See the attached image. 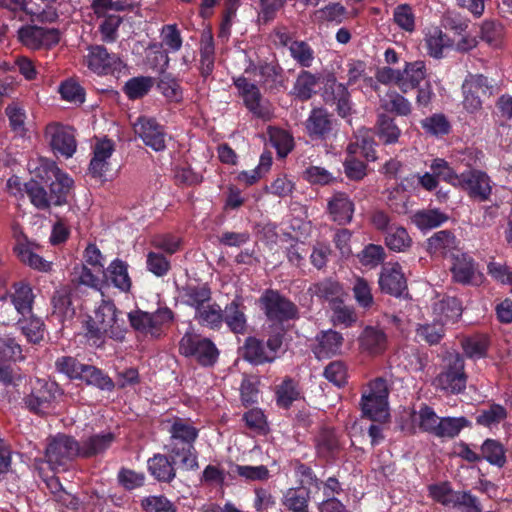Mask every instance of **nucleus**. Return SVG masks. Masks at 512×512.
<instances>
[{"instance_id":"nucleus-10","label":"nucleus","mask_w":512,"mask_h":512,"mask_svg":"<svg viewBox=\"0 0 512 512\" xmlns=\"http://www.w3.org/2000/svg\"><path fill=\"white\" fill-rule=\"evenodd\" d=\"M388 387L386 380L376 378L369 384L368 392L362 394L361 410L363 416L373 422H384L389 418Z\"/></svg>"},{"instance_id":"nucleus-28","label":"nucleus","mask_w":512,"mask_h":512,"mask_svg":"<svg viewBox=\"0 0 512 512\" xmlns=\"http://www.w3.org/2000/svg\"><path fill=\"white\" fill-rule=\"evenodd\" d=\"M115 434L102 432L90 435L79 441L80 458L90 459L104 454L114 443Z\"/></svg>"},{"instance_id":"nucleus-31","label":"nucleus","mask_w":512,"mask_h":512,"mask_svg":"<svg viewBox=\"0 0 512 512\" xmlns=\"http://www.w3.org/2000/svg\"><path fill=\"white\" fill-rule=\"evenodd\" d=\"M246 307L238 298L228 303L223 310V323L234 334H245L247 331Z\"/></svg>"},{"instance_id":"nucleus-37","label":"nucleus","mask_w":512,"mask_h":512,"mask_svg":"<svg viewBox=\"0 0 512 512\" xmlns=\"http://www.w3.org/2000/svg\"><path fill=\"white\" fill-rule=\"evenodd\" d=\"M301 398L299 382L286 376L275 388L276 405L281 409H289L292 404Z\"/></svg>"},{"instance_id":"nucleus-24","label":"nucleus","mask_w":512,"mask_h":512,"mask_svg":"<svg viewBox=\"0 0 512 512\" xmlns=\"http://www.w3.org/2000/svg\"><path fill=\"white\" fill-rule=\"evenodd\" d=\"M179 459H173L169 453H156L147 460L149 474L159 483L170 484L176 478V465Z\"/></svg>"},{"instance_id":"nucleus-61","label":"nucleus","mask_w":512,"mask_h":512,"mask_svg":"<svg viewBox=\"0 0 512 512\" xmlns=\"http://www.w3.org/2000/svg\"><path fill=\"white\" fill-rule=\"evenodd\" d=\"M508 416L506 408L500 404L492 403L487 409H482L476 416V424L491 428L505 420Z\"/></svg>"},{"instance_id":"nucleus-36","label":"nucleus","mask_w":512,"mask_h":512,"mask_svg":"<svg viewBox=\"0 0 512 512\" xmlns=\"http://www.w3.org/2000/svg\"><path fill=\"white\" fill-rule=\"evenodd\" d=\"M73 184V179L67 173L57 169L55 180L49 186L48 196L51 206L65 205Z\"/></svg>"},{"instance_id":"nucleus-63","label":"nucleus","mask_w":512,"mask_h":512,"mask_svg":"<svg viewBox=\"0 0 512 512\" xmlns=\"http://www.w3.org/2000/svg\"><path fill=\"white\" fill-rule=\"evenodd\" d=\"M387 99L382 103V108L389 113L398 116H409L412 113V104L402 94L393 91L386 95Z\"/></svg>"},{"instance_id":"nucleus-13","label":"nucleus","mask_w":512,"mask_h":512,"mask_svg":"<svg viewBox=\"0 0 512 512\" xmlns=\"http://www.w3.org/2000/svg\"><path fill=\"white\" fill-rule=\"evenodd\" d=\"M133 130L135 135L153 151L162 152L167 148L165 126L160 124L156 118L139 116L133 124Z\"/></svg>"},{"instance_id":"nucleus-54","label":"nucleus","mask_w":512,"mask_h":512,"mask_svg":"<svg viewBox=\"0 0 512 512\" xmlns=\"http://www.w3.org/2000/svg\"><path fill=\"white\" fill-rule=\"evenodd\" d=\"M229 475L231 477L237 475L246 481H266L270 478V471L265 465H239L230 462Z\"/></svg>"},{"instance_id":"nucleus-5","label":"nucleus","mask_w":512,"mask_h":512,"mask_svg":"<svg viewBox=\"0 0 512 512\" xmlns=\"http://www.w3.org/2000/svg\"><path fill=\"white\" fill-rule=\"evenodd\" d=\"M79 441L68 434L57 433L47 438L44 457L52 471L65 470L67 465L80 458Z\"/></svg>"},{"instance_id":"nucleus-56","label":"nucleus","mask_w":512,"mask_h":512,"mask_svg":"<svg viewBox=\"0 0 512 512\" xmlns=\"http://www.w3.org/2000/svg\"><path fill=\"white\" fill-rule=\"evenodd\" d=\"M386 251L382 245L369 243L357 254L359 263L368 269H374L383 264Z\"/></svg>"},{"instance_id":"nucleus-38","label":"nucleus","mask_w":512,"mask_h":512,"mask_svg":"<svg viewBox=\"0 0 512 512\" xmlns=\"http://www.w3.org/2000/svg\"><path fill=\"white\" fill-rule=\"evenodd\" d=\"M13 290L9 297L16 311L21 316L31 314L35 298L31 286L28 283L16 282Z\"/></svg>"},{"instance_id":"nucleus-25","label":"nucleus","mask_w":512,"mask_h":512,"mask_svg":"<svg viewBox=\"0 0 512 512\" xmlns=\"http://www.w3.org/2000/svg\"><path fill=\"white\" fill-rule=\"evenodd\" d=\"M359 349L370 356L383 354L388 347V337L379 326H366L358 337Z\"/></svg>"},{"instance_id":"nucleus-11","label":"nucleus","mask_w":512,"mask_h":512,"mask_svg":"<svg viewBox=\"0 0 512 512\" xmlns=\"http://www.w3.org/2000/svg\"><path fill=\"white\" fill-rule=\"evenodd\" d=\"M322 99L326 105L333 107L337 115L343 119L348 118L354 112V104L347 85L338 82L333 75L326 79Z\"/></svg>"},{"instance_id":"nucleus-62","label":"nucleus","mask_w":512,"mask_h":512,"mask_svg":"<svg viewBox=\"0 0 512 512\" xmlns=\"http://www.w3.org/2000/svg\"><path fill=\"white\" fill-rule=\"evenodd\" d=\"M25 193L31 204L38 210H47L51 207L48 192L38 181L31 179L24 183Z\"/></svg>"},{"instance_id":"nucleus-15","label":"nucleus","mask_w":512,"mask_h":512,"mask_svg":"<svg viewBox=\"0 0 512 512\" xmlns=\"http://www.w3.org/2000/svg\"><path fill=\"white\" fill-rule=\"evenodd\" d=\"M74 129L60 123L49 124L46 127V136L49 137V144L56 156L70 158L77 149Z\"/></svg>"},{"instance_id":"nucleus-50","label":"nucleus","mask_w":512,"mask_h":512,"mask_svg":"<svg viewBox=\"0 0 512 512\" xmlns=\"http://www.w3.org/2000/svg\"><path fill=\"white\" fill-rule=\"evenodd\" d=\"M154 86V79L150 76H136L126 81L122 91L129 100H138L145 97Z\"/></svg>"},{"instance_id":"nucleus-59","label":"nucleus","mask_w":512,"mask_h":512,"mask_svg":"<svg viewBox=\"0 0 512 512\" xmlns=\"http://www.w3.org/2000/svg\"><path fill=\"white\" fill-rule=\"evenodd\" d=\"M291 58L303 69L310 68L315 60L313 48L304 40H295L289 46Z\"/></svg>"},{"instance_id":"nucleus-53","label":"nucleus","mask_w":512,"mask_h":512,"mask_svg":"<svg viewBox=\"0 0 512 512\" xmlns=\"http://www.w3.org/2000/svg\"><path fill=\"white\" fill-rule=\"evenodd\" d=\"M461 346L468 358L481 359L487 356L490 341L486 335L477 334L463 339Z\"/></svg>"},{"instance_id":"nucleus-52","label":"nucleus","mask_w":512,"mask_h":512,"mask_svg":"<svg viewBox=\"0 0 512 512\" xmlns=\"http://www.w3.org/2000/svg\"><path fill=\"white\" fill-rule=\"evenodd\" d=\"M157 88L169 102L180 103L183 100V89L171 73L161 72Z\"/></svg>"},{"instance_id":"nucleus-9","label":"nucleus","mask_w":512,"mask_h":512,"mask_svg":"<svg viewBox=\"0 0 512 512\" xmlns=\"http://www.w3.org/2000/svg\"><path fill=\"white\" fill-rule=\"evenodd\" d=\"M179 353L193 358L202 367H212L219 358V350L215 343L206 337L186 332L179 341Z\"/></svg>"},{"instance_id":"nucleus-21","label":"nucleus","mask_w":512,"mask_h":512,"mask_svg":"<svg viewBox=\"0 0 512 512\" xmlns=\"http://www.w3.org/2000/svg\"><path fill=\"white\" fill-rule=\"evenodd\" d=\"M20 41L27 47L39 49L50 47L59 42V31L54 28H44L36 25L22 27L18 31Z\"/></svg>"},{"instance_id":"nucleus-41","label":"nucleus","mask_w":512,"mask_h":512,"mask_svg":"<svg viewBox=\"0 0 512 512\" xmlns=\"http://www.w3.org/2000/svg\"><path fill=\"white\" fill-rule=\"evenodd\" d=\"M449 220V216L439 209H422L411 216V222L421 231L440 227Z\"/></svg>"},{"instance_id":"nucleus-33","label":"nucleus","mask_w":512,"mask_h":512,"mask_svg":"<svg viewBox=\"0 0 512 512\" xmlns=\"http://www.w3.org/2000/svg\"><path fill=\"white\" fill-rule=\"evenodd\" d=\"M450 259L453 261L450 269L453 280L463 285L470 284L476 272L474 259L462 251Z\"/></svg>"},{"instance_id":"nucleus-45","label":"nucleus","mask_w":512,"mask_h":512,"mask_svg":"<svg viewBox=\"0 0 512 512\" xmlns=\"http://www.w3.org/2000/svg\"><path fill=\"white\" fill-rule=\"evenodd\" d=\"M308 292L320 300L335 302L342 295V286L332 278H324L312 284Z\"/></svg>"},{"instance_id":"nucleus-55","label":"nucleus","mask_w":512,"mask_h":512,"mask_svg":"<svg viewBox=\"0 0 512 512\" xmlns=\"http://www.w3.org/2000/svg\"><path fill=\"white\" fill-rule=\"evenodd\" d=\"M481 459L491 465L502 468L506 464V450L501 442L495 439H486L481 445Z\"/></svg>"},{"instance_id":"nucleus-14","label":"nucleus","mask_w":512,"mask_h":512,"mask_svg":"<svg viewBox=\"0 0 512 512\" xmlns=\"http://www.w3.org/2000/svg\"><path fill=\"white\" fill-rule=\"evenodd\" d=\"M457 187L467 193L470 199L485 202L492 194L491 179L488 174L478 169H468L460 174Z\"/></svg>"},{"instance_id":"nucleus-23","label":"nucleus","mask_w":512,"mask_h":512,"mask_svg":"<svg viewBox=\"0 0 512 512\" xmlns=\"http://www.w3.org/2000/svg\"><path fill=\"white\" fill-rule=\"evenodd\" d=\"M355 204L346 192L333 193L327 202L329 218L338 225L345 226L352 222Z\"/></svg>"},{"instance_id":"nucleus-16","label":"nucleus","mask_w":512,"mask_h":512,"mask_svg":"<svg viewBox=\"0 0 512 512\" xmlns=\"http://www.w3.org/2000/svg\"><path fill=\"white\" fill-rule=\"evenodd\" d=\"M378 286L382 293L400 298L408 290L407 279L399 263L383 265L378 277Z\"/></svg>"},{"instance_id":"nucleus-51","label":"nucleus","mask_w":512,"mask_h":512,"mask_svg":"<svg viewBox=\"0 0 512 512\" xmlns=\"http://www.w3.org/2000/svg\"><path fill=\"white\" fill-rule=\"evenodd\" d=\"M495 124L499 128L512 127V95L501 94L495 101V109L492 113Z\"/></svg>"},{"instance_id":"nucleus-60","label":"nucleus","mask_w":512,"mask_h":512,"mask_svg":"<svg viewBox=\"0 0 512 512\" xmlns=\"http://www.w3.org/2000/svg\"><path fill=\"white\" fill-rule=\"evenodd\" d=\"M422 129L429 135L442 137L451 131V124L443 113H435L421 121Z\"/></svg>"},{"instance_id":"nucleus-27","label":"nucleus","mask_w":512,"mask_h":512,"mask_svg":"<svg viewBox=\"0 0 512 512\" xmlns=\"http://www.w3.org/2000/svg\"><path fill=\"white\" fill-rule=\"evenodd\" d=\"M183 305L199 310L212 300V290L208 283H186L178 288Z\"/></svg>"},{"instance_id":"nucleus-43","label":"nucleus","mask_w":512,"mask_h":512,"mask_svg":"<svg viewBox=\"0 0 512 512\" xmlns=\"http://www.w3.org/2000/svg\"><path fill=\"white\" fill-rule=\"evenodd\" d=\"M17 325L20 327L28 342L38 344L43 340L45 324L43 320L35 316L33 312L19 318Z\"/></svg>"},{"instance_id":"nucleus-3","label":"nucleus","mask_w":512,"mask_h":512,"mask_svg":"<svg viewBox=\"0 0 512 512\" xmlns=\"http://www.w3.org/2000/svg\"><path fill=\"white\" fill-rule=\"evenodd\" d=\"M467 381L464 357L458 352H447L432 385L446 394L458 395L466 390Z\"/></svg>"},{"instance_id":"nucleus-19","label":"nucleus","mask_w":512,"mask_h":512,"mask_svg":"<svg viewBox=\"0 0 512 512\" xmlns=\"http://www.w3.org/2000/svg\"><path fill=\"white\" fill-rule=\"evenodd\" d=\"M344 344L343 335L335 330H322L315 336L311 351L318 360L330 359L341 354Z\"/></svg>"},{"instance_id":"nucleus-44","label":"nucleus","mask_w":512,"mask_h":512,"mask_svg":"<svg viewBox=\"0 0 512 512\" xmlns=\"http://www.w3.org/2000/svg\"><path fill=\"white\" fill-rule=\"evenodd\" d=\"M267 134L271 145L276 149L279 158H285L294 149V138L285 129L269 126Z\"/></svg>"},{"instance_id":"nucleus-26","label":"nucleus","mask_w":512,"mask_h":512,"mask_svg":"<svg viewBox=\"0 0 512 512\" xmlns=\"http://www.w3.org/2000/svg\"><path fill=\"white\" fill-rule=\"evenodd\" d=\"M261 86L269 92H278L286 88L284 69L278 61H260L257 66Z\"/></svg>"},{"instance_id":"nucleus-32","label":"nucleus","mask_w":512,"mask_h":512,"mask_svg":"<svg viewBox=\"0 0 512 512\" xmlns=\"http://www.w3.org/2000/svg\"><path fill=\"white\" fill-rule=\"evenodd\" d=\"M373 132L384 145L396 144L402 134L395 118L387 113L377 115Z\"/></svg>"},{"instance_id":"nucleus-40","label":"nucleus","mask_w":512,"mask_h":512,"mask_svg":"<svg viewBox=\"0 0 512 512\" xmlns=\"http://www.w3.org/2000/svg\"><path fill=\"white\" fill-rule=\"evenodd\" d=\"M320 76L313 74L306 69H302L294 82L292 94L300 101H308L316 93Z\"/></svg>"},{"instance_id":"nucleus-17","label":"nucleus","mask_w":512,"mask_h":512,"mask_svg":"<svg viewBox=\"0 0 512 512\" xmlns=\"http://www.w3.org/2000/svg\"><path fill=\"white\" fill-rule=\"evenodd\" d=\"M335 119L333 114L325 108H313L306 119L305 131L312 141H326L334 130Z\"/></svg>"},{"instance_id":"nucleus-7","label":"nucleus","mask_w":512,"mask_h":512,"mask_svg":"<svg viewBox=\"0 0 512 512\" xmlns=\"http://www.w3.org/2000/svg\"><path fill=\"white\" fill-rule=\"evenodd\" d=\"M62 395L63 390L58 383L37 378L31 391L22 398V403L30 413L44 416L49 413L57 398Z\"/></svg>"},{"instance_id":"nucleus-35","label":"nucleus","mask_w":512,"mask_h":512,"mask_svg":"<svg viewBox=\"0 0 512 512\" xmlns=\"http://www.w3.org/2000/svg\"><path fill=\"white\" fill-rule=\"evenodd\" d=\"M403 73L398 88L402 93H408L410 90L421 86L420 83L426 78V65L423 61L406 62L405 68L401 70Z\"/></svg>"},{"instance_id":"nucleus-48","label":"nucleus","mask_w":512,"mask_h":512,"mask_svg":"<svg viewBox=\"0 0 512 512\" xmlns=\"http://www.w3.org/2000/svg\"><path fill=\"white\" fill-rule=\"evenodd\" d=\"M310 492L300 488L288 489L282 497V505L289 512H309Z\"/></svg>"},{"instance_id":"nucleus-58","label":"nucleus","mask_w":512,"mask_h":512,"mask_svg":"<svg viewBox=\"0 0 512 512\" xmlns=\"http://www.w3.org/2000/svg\"><path fill=\"white\" fill-rule=\"evenodd\" d=\"M5 115L9 120L11 131L23 137L27 132V115L25 109L18 102H12L5 108Z\"/></svg>"},{"instance_id":"nucleus-49","label":"nucleus","mask_w":512,"mask_h":512,"mask_svg":"<svg viewBox=\"0 0 512 512\" xmlns=\"http://www.w3.org/2000/svg\"><path fill=\"white\" fill-rule=\"evenodd\" d=\"M471 427V422L464 416L441 417L437 424L435 436L438 438L454 439L464 428Z\"/></svg>"},{"instance_id":"nucleus-18","label":"nucleus","mask_w":512,"mask_h":512,"mask_svg":"<svg viewBox=\"0 0 512 512\" xmlns=\"http://www.w3.org/2000/svg\"><path fill=\"white\" fill-rule=\"evenodd\" d=\"M86 64L89 70L97 75H109L120 71L122 62L116 54L109 53L103 45H91L88 47Z\"/></svg>"},{"instance_id":"nucleus-20","label":"nucleus","mask_w":512,"mask_h":512,"mask_svg":"<svg viewBox=\"0 0 512 512\" xmlns=\"http://www.w3.org/2000/svg\"><path fill=\"white\" fill-rule=\"evenodd\" d=\"M426 250L432 257L450 259L461 251L460 240L457 239L453 231L441 230L427 239Z\"/></svg>"},{"instance_id":"nucleus-8","label":"nucleus","mask_w":512,"mask_h":512,"mask_svg":"<svg viewBox=\"0 0 512 512\" xmlns=\"http://www.w3.org/2000/svg\"><path fill=\"white\" fill-rule=\"evenodd\" d=\"M345 437L335 427L323 425L313 436L315 456L327 464H335L345 454Z\"/></svg>"},{"instance_id":"nucleus-34","label":"nucleus","mask_w":512,"mask_h":512,"mask_svg":"<svg viewBox=\"0 0 512 512\" xmlns=\"http://www.w3.org/2000/svg\"><path fill=\"white\" fill-rule=\"evenodd\" d=\"M79 381L87 386L109 393L113 392L116 386L113 379L106 372L90 364L85 365L82 374H80Z\"/></svg>"},{"instance_id":"nucleus-29","label":"nucleus","mask_w":512,"mask_h":512,"mask_svg":"<svg viewBox=\"0 0 512 512\" xmlns=\"http://www.w3.org/2000/svg\"><path fill=\"white\" fill-rule=\"evenodd\" d=\"M103 284L112 285L121 292H129L132 286V280L128 274V264L119 259H114L108 267L103 270Z\"/></svg>"},{"instance_id":"nucleus-1","label":"nucleus","mask_w":512,"mask_h":512,"mask_svg":"<svg viewBox=\"0 0 512 512\" xmlns=\"http://www.w3.org/2000/svg\"><path fill=\"white\" fill-rule=\"evenodd\" d=\"M84 327L86 337L96 347H102L106 337L122 342L128 330L124 312L112 300L105 299L94 310V316H88Z\"/></svg>"},{"instance_id":"nucleus-6","label":"nucleus","mask_w":512,"mask_h":512,"mask_svg":"<svg viewBox=\"0 0 512 512\" xmlns=\"http://www.w3.org/2000/svg\"><path fill=\"white\" fill-rule=\"evenodd\" d=\"M258 306L267 320L275 324L299 318L297 305L275 289H266L258 299Z\"/></svg>"},{"instance_id":"nucleus-30","label":"nucleus","mask_w":512,"mask_h":512,"mask_svg":"<svg viewBox=\"0 0 512 512\" xmlns=\"http://www.w3.org/2000/svg\"><path fill=\"white\" fill-rule=\"evenodd\" d=\"M374 136L376 135L371 129H359L355 135V141L350 142L347 146V154H360L367 161H375L377 159V143Z\"/></svg>"},{"instance_id":"nucleus-57","label":"nucleus","mask_w":512,"mask_h":512,"mask_svg":"<svg viewBox=\"0 0 512 512\" xmlns=\"http://www.w3.org/2000/svg\"><path fill=\"white\" fill-rule=\"evenodd\" d=\"M427 52L434 58H441L443 49L450 46V38L443 33L441 28L432 27L425 37Z\"/></svg>"},{"instance_id":"nucleus-46","label":"nucleus","mask_w":512,"mask_h":512,"mask_svg":"<svg viewBox=\"0 0 512 512\" xmlns=\"http://www.w3.org/2000/svg\"><path fill=\"white\" fill-rule=\"evenodd\" d=\"M386 247L393 252H406L412 246V238L407 229L401 225H395L384 234Z\"/></svg>"},{"instance_id":"nucleus-47","label":"nucleus","mask_w":512,"mask_h":512,"mask_svg":"<svg viewBox=\"0 0 512 512\" xmlns=\"http://www.w3.org/2000/svg\"><path fill=\"white\" fill-rule=\"evenodd\" d=\"M14 252L19 260L31 269L44 273H48L52 270V262L36 254L27 244L16 245Z\"/></svg>"},{"instance_id":"nucleus-39","label":"nucleus","mask_w":512,"mask_h":512,"mask_svg":"<svg viewBox=\"0 0 512 512\" xmlns=\"http://www.w3.org/2000/svg\"><path fill=\"white\" fill-rule=\"evenodd\" d=\"M242 356L244 360L256 366L271 363L276 359L275 355H270L265 350L263 341L255 337L246 338Z\"/></svg>"},{"instance_id":"nucleus-42","label":"nucleus","mask_w":512,"mask_h":512,"mask_svg":"<svg viewBox=\"0 0 512 512\" xmlns=\"http://www.w3.org/2000/svg\"><path fill=\"white\" fill-rule=\"evenodd\" d=\"M194 318L201 326L219 331L223 325V310L216 302H209L195 312Z\"/></svg>"},{"instance_id":"nucleus-12","label":"nucleus","mask_w":512,"mask_h":512,"mask_svg":"<svg viewBox=\"0 0 512 512\" xmlns=\"http://www.w3.org/2000/svg\"><path fill=\"white\" fill-rule=\"evenodd\" d=\"M233 85L238 90V95L243 99L244 106L255 118L263 121L271 119L272 112L268 106L262 103L261 91L255 83L241 75L233 78Z\"/></svg>"},{"instance_id":"nucleus-64","label":"nucleus","mask_w":512,"mask_h":512,"mask_svg":"<svg viewBox=\"0 0 512 512\" xmlns=\"http://www.w3.org/2000/svg\"><path fill=\"white\" fill-rule=\"evenodd\" d=\"M144 512H177L178 508L165 495H150L141 500Z\"/></svg>"},{"instance_id":"nucleus-4","label":"nucleus","mask_w":512,"mask_h":512,"mask_svg":"<svg viewBox=\"0 0 512 512\" xmlns=\"http://www.w3.org/2000/svg\"><path fill=\"white\" fill-rule=\"evenodd\" d=\"M462 105L470 114H475L482 110L483 99L496 95L499 87L493 78L482 73H468L461 85Z\"/></svg>"},{"instance_id":"nucleus-2","label":"nucleus","mask_w":512,"mask_h":512,"mask_svg":"<svg viewBox=\"0 0 512 512\" xmlns=\"http://www.w3.org/2000/svg\"><path fill=\"white\" fill-rule=\"evenodd\" d=\"M168 432L170 436L165 449L169 455L173 459H179L180 468L187 471L197 470L199 463L195 442L199 430L189 420L176 417Z\"/></svg>"},{"instance_id":"nucleus-22","label":"nucleus","mask_w":512,"mask_h":512,"mask_svg":"<svg viewBox=\"0 0 512 512\" xmlns=\"http://www.w3.org/2000/svg\"><path fill=\"white\" fill-rule=\"evenodd\" d=\"M76 301L77 287L74 285H64L56 289L51 299L53 315L61 322L73 319L76 314Z\"/></svg>"}]
</instances>
